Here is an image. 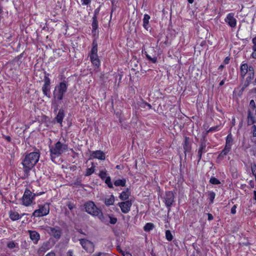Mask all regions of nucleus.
Listing matches in <instances>:
<instances>
[{
	"instance_id": "c85d7f7f",
	"label": "nucleus",
	"mask_w": 256,
	"mask_h": 256,
	"mask_svg": "<svg viewBox=\"0 0 256 256\" xmlns=\"http://www.w3.org/2000/svg\"><path fill=\"white\" fill-rule=\"evenodd\" d=\"M90 57L92 64L97 68L99 67L100 66V61L98 56H90Z\"/></svg>"
},
{
	"instance_id": "58836bf2",
	"label": "nucleus",
	"mask_w": 256,
	"mask_h": 256,
	"mask_svg": "<svg viewBox=\"0 0 256 256\" xmlns=\"http://www.w3.org/2000/svg\"><path fill=\"white\" fill-rule=\"evenodd\" d=\"M94 172V166H92L90 168H88L86 170L85 176H90Z\"/></svg>"
},
{
	"instance_id": "a211bd4d",
	"label": "nucleus",
	"mask_w": 256,
	"mask_h": 256,
	"mask_svg": "<svg viewBox=\"0 0 256 256\" xmlns=\"http://www.w3.org/2000/svg\"><path fill=\"white\" fill-rule=\"evenodd\" d=\"M90 56H98V43L96 40H94L92 44V48L90 50Z\"/></svg>"
},
{
	"instance_id": "c756f323",
	"label": "nucleus",
	"mask_w": 256,
	"mask_h": 256,
	"mask_svg": "<svg viewBox=\"0 0 256 256\" xmlns=\"http://www.w3.org/2000/svg\"><path fill=\"white\" fill-rule=\"evenodd\" d=\"M233 139L231 134L228 135L226 138V144L225 146L231 149Z\"/></svg>"
},
{
	"instance_id": "5701e85b",
	"label": "nucleus",
	"mask_w": 256,
	"mask_h": 256,
	"mask_svg": "<svg viewBox=\"0 0 256 256\" xmlns=\"http://www.w3.org/2000/svg\"><path fill=\"white\" fill-rule=\"evenodd\" d=\"M64 116V110L62 109H60L58 112L56 116V120L57 122L62 124Z\"/></svg>"
},
{
	"instance_id": "f8f14e48",
	"label": "nucleus",
	"mask_w": 256,
	"mask_h": 256,
	"mask_svg": "<svg viewBox=\"0 0 256 256\" xmlns=\"http://www.w3.org/2000/svg\"><path fill=\"white\" fill-rule=\"evenodd\" d=\"M207 152L206 140L204 138H203L200 140V148L198 152V162H200L202 158V154L203 153H205Z\"/></svg>"
},
{
	"instance_id": "09e8293b",
	"label": "nucleus",
	"mask_w": 256,
	"mask_h": 256,
	"mask_svg": "<svg viewBox=\"0 0 256 256\" xmlns=\"http://www.w3.org/2000/svg\"><path fill=\"white\" fill-rule=\"evenodd\" d=\"M252 132L253 136L256 137V126L253 125L252 126Z\"/></svg>"
},
{
	"instance_id": "a878e982",
	"label": "nucleus",
	"mask_w": 256,
	"mask_h": 256,
	"mask_svg": "<svg viewBox=\"0 0 256 256\" xmlns=\"http://www.w3.org/2000/svg\"><path fill=\"white\" fill-rule=\"evenodd\" d=\"M256 122L254 116L252 114L250 110L248 111V125L253 124Z\"/></svg>"
},
{
	"instance_id": "72a5a7b5",
	"label": "nucleus",
	"mask_w": 256,
	"mask_h": 256,
	"mask_svg": "<svg viewBox=\"0 0 256 256\" xmlns=\"http://www.w3.org/2000/svg\"><path fill=\"white\" fill-rule=\"evenodd\" d=\"M50 243L48 242H44L40 248V250L42 252H44L48 250L49 248Z\"/></svg>"
},
{
	"instance_id": "5fc2aeb1",
	"label": "nucleus",
	"mask_w": 256,
	"mask_h": 256,
	"mask_svg": "<svg viewBox=\"0 0 256 256\" xmlns=\"http://www.w3.org/2000/svg\"><path fill=\"white\" fill-rule=\"evenodd\" d=\"M208 220H212L214 219L213 216L211 214H208Z\"/></svg>"
},
{
	"instance_id": "4c0bfd02",
	"label": "nucleus",
	"mask_w": 256,
	"mask_h": 256,
	"mask_svg": "<svg viewBox=\"0 0 256 256\" xmlns=\"http://www.w3.org/2000/svg\"><path fill=\"white\" fill-rule=\"evenodd\" d=\"M166 238L168 241L172 240L173 236L170 230H166Z\"/></svg>"
},
{
	"instance_id": "9b49d317",
	"label": "nucleus",
	"mask_w": 256,
	"mask_h": 256,
	"mask_svg": "<svg viewBox=\"0 0 256 256\" xmlns=\"http://www.w3.org/2000/svg\"><path fill=\"white\" fill-rule=\"evenodd\" d=\"M254 70L252 66H250L249 72L248 73V76L246 78L242 90H244L245 88H247L251 83L252 80L254 79Z\"/></svg>"
},
{
	"instance_id": "37998d69",
	"label": "nucleus",
	"mask_w": 256,
	"mask_h": 256,
	"mask_svg": "<svg viewBox=\"0 0 256 256\" xmlns=\"http://www.w3.org/2000/svg\"><path fill=\"white\" fill-rule=\"evenodd\" d=\"M108 216L110 219V224H114L116 223L118 220L116 218L112 217V216H110V215H108Z\"/></svg>"
},
{
	"instance_id": "7c9ffc66",
	"label": "nucleus",
	"mask_w": 256,
	"mask_h": 256,
	"mask_svg": "<svg viewBox=\"0 0 256 256\" xmlns=\"http://www.w3.org/2000/svg\"><path fill=\"white\" fill-rule=\"evenodd\" d=\"M150 19V16L148 14H145L143 18V26L144 28L148 30V24L149 23V20Z\"/></svg>"
},
{
	"instance_id": "680f3d73",
	"label": "nucleus",
	"mask_w": 256,
	"mask_h": 256,
	"mask_svg": "<svg viewBox=\"0 0 256 256\" xmlns=\"http://www.w3.org/2000/svg\"><path fill=\"white\" fill-rule=\"evenodd\" d=\"M224 80H222L220 82V84H219L220 86H222L224 84Z\"/></svg>"
},
{
	"instance_id": "8fccbe9b",
	"label": "nucleus",
	"mask_w": 256,
	"mask_h": 256,
	"mask_svg": "<svg viewBox=\"0 0 256 256\" xmlns=\"http://www.w3.org/2000/svg\"><path fill=\"white\" fill-rule=\"evenodd\" d=\"M251 169L253 175L254 176L255 174H256V164H254L253 166H252L251 167Z\"/></svg>"
},
{
	"instance_id": "f03ea898",
	"label": "nucleus",
	"mask_w": 256,
	"mask_h": 256,
	"mask_svg": "<svg viewBox=\"0 0 256 256\" xmlns=\"http://www.w3.org/2000/svg\"><path fill=\"white\" fill-rule=\"evenodd\" d=\"M68 145L62 143L60 140L56 142L54 145L50 146V152L51 159L52 161L56 158L60 156L64 152L68 150Z\"/></svg>"
},
{
	"instance_id": "e2e57ef3",
	"label": "nucleus",
	"mask_w": 256,
	"mask_h": 256,
	"mask_svg": "<svg viewBox=\"0 0 256 256\" xmlns=\"http://www.w3.org/2000/svg\"><path fill=\"white\" fill-rule=\"evenodd\" d=\"M224 68V65H222V64H221V65L219 66V68H218V70H222Z\"/></svg>"
},
{
	"instance_id": "1a4fd4ad",
	"label": "nucleus",
	"mask_w": 256,
	"mask_h": 256,
	"mask_svg": "<svg viewBox=\"0 0 256 256\" xmlns=\"http://www.w3.org/2000/svg\"><path fill=\"white\" fill-rule=\"evenodd\" d=\"M46 231L51 236H54L56 239L58 240L60 238L62 235V230L58 226L50 227L47 226Z\"/></svg>"
},
{
	"instance_id": "f257e3e1",
	"label": "nucleus",
	"mask_w": 256,
	"mask_h": 256,
	"mask_svg": "<svg viewBox=\"0 0 256 256\" xmlns=\"http://www.w3.org/2000/svg\"><path fill=\"white\" fill-rule=\"evenodd\" d=\"M40 156L39 152H32L26 154L22 160V164L24 175L28 176L30 170L38 162Z\"/></svg>"
},
{
	"instance_id": "f704fd0d",
	"label": "nucleus",
	"mask_w": 256,
	"mask_h": 256,
	"mask_svg": "<svg viewBox=\"0 0 256 256\" xmlns=\"http://www.w3.org/2000/svg\"><path fill=\"white\" fill-rule=\"evenodd\" d=\"M105 183L107 184L108 186L110 188H113L114 186L111 181V178L110 176H108L105 179Z\"/></svg>"
},
{
	"instance_id": "dca6fc26",
	"label": "nucleus",
	"mask_w": 256,
	"mask_h": 256,
	"mask_svg": "<svg viewBox=\"0 0 256 256\" xmlns=\"http://www.w3.org/2000/svg\"><path fill=\"white\" fill-rule=\"evenodd\" d=\"M28 232L30 235V238L33 242L34 244H38L40 239V234L35 230H29Z\"/></svg>"
},
{
	"instance_id": "2f4dec72",
	"label": "nucleus",
	"mask_w": 256,
	"mask_h": 256,
	"mask_svg": "<svg viewBox=\"0 0 256 256\" xmlns=\"http://www.w3.org/2000/svg\"><path fill=\"white\" fill-rule=\"evenodd\" d=\"M252 42L254 45L252 47L253 52L251 54V57L253 58L256 59V37L252 38Z\"/></svg>"
},
{
	"instance_id": "0e129e2a",
	"label": "nucleus",
	"mask_w": 256,
	"mask_h": 256,
	"mask_svg": "<svg viewBox=\"0 0 256 256\" xmlns=\"http://www.w3.org/2000/svg\"><path fill=\"white\" fill-rule=\"evenodd\" d=\"M254 199L255 200H256V190H254Z\"/></svg>"
},
{
	"instance_id": "6e6552de",
	"label": "nucleus",
	"mask_w": 256,
	"mask_h": 256,
	"mask_svg": "<svg viewBox=\"0 0 256 256\" xmlns=\"http://www.w3.org/2000/svg\"><path fill=\"white\" fill-rule=\"evenodd\" d=\"M79 240L82 248L88 252L92 253L94 251V246L92 242L84 238L80 239Z\"/></svg>"
},
{
	"instance_id": "a18cd8bd",
	"label": "nucleus",
	"mask_w": 256,
	"mask_h": 256,
	"mask_svg": "<svg viewBox=\"0 0 256 256\" xmlns=\"http://www.w3.org/2000/svg\"><path fill=\"white\" fill-rule=\"evenodd\" d=\"M249 106L252 110H254L256 108V104H255V102L254 100H250Z\"/></svg>"
},
{
	"instance_id": "423d86ee",
	"label": "nucleus",
	"mask_w": 256,
	"mask_h": 256,
	"mask_svg": "<svg viewBox=\"0 0 256 256\" xmlns=\"http://www.w3.org/2000/svg\"><path fill=\"white\" fill-rule=\"evenodd\" d=\"M50 212V205L48 203H45L44 204L38 205V208L36 210L32 216L34 217H40L48 215Z\"/></svg>"
},
{
	"instance_id": "de8ad7c7",
	"label": "nucleus",
	"mask_w": 256,
	"mask_h": 256,
	"mask_svg": "<svg viewBox=\"0 0 256 256\" xmlns=\"http://www.w3.org/2000/svg\"><path fill=\"white\" fill-rule=\"evenodd\" d=\"M81 182H82L81 179L80 178H78L76 180V182H74V184L78 186H82Z\"/></svg>"
},
{
	"instance_id": "864d4df0",
	"label": "nucleus",
	"mask_w": 256,
	"mask_h": 256,
	"mask_svg": "<svg viewBox=\"0 0 256 256\" xmlns=\"http://www.w3.org/2000/svg\"><path fill=\"white\" fill-rule=\"evenodd\" d=\"M230 58L228 56H227L224 60V63L226 64H227L230 62Z\"/></svg>"
},
{
	"instance_id": "473e14b6",
	"label": "nucleus",
	"mask_w": 256,
	"mask_h": 256,
	"mask_svg": "<svg viewBox=\"0 0 256 256\" xmlns=\"http://www.w3.org/2000/svg\"><path fill=\"white\" fill-rule=\"evenodd\" d=\"M154 227V226L152 223L148 222L144 226V230L145 232H149L150 230H152Z\"/></svg>"
},
{
	"instance_id": "79ce46f5",
	"label": "nucleus",
	"mask_w": 256,
	"mask_h": 256,
	"mask_svg": "<svg viewBox=\"0 0 256 256\" xmlns=\"http://www.w3.org/2000/svg\"><path fill=\"white\" fill-rule=\"evenodd\" d=\"M66 205L70 210H72L74 208H76V204L70 202H68Z\"/></svg>"
},
{
	"instance_id": "e433bc0d",
	"label": "nucleus",
	"mask_w": 256,
	"mask_h": 256,
	"mask_svg": "<svg viewBox=\"0 0 256 256\" xmlns=\"http://www.w3.org/2000/svg\"><path fill=\"white\" fill-rule=\"evenodd\" d=\"M216 194L214 192H210L208 194V199L210 201V204L214 202V200L215 198Z\"/></svg>"
},
{
	"instance_id": "aec40b11",
	"label": "nucleus",
	"mask_w": 256,
	"mask_h": 256,
	"mask_svg": "<svg viewBox=\"0 0 256 256\" xmlns=\"http://www.w3.org/2000/svg\"><path fill=\"white\" fill-rule=\"evenodd\" d=\"M184 152H190L191 150V144L190 142V138L188 137H186L184 143Z\"/></svg>"
},
{
	"instance_id": "6ab92c4d",
	"label": "nucleus",
	"mask_w": 256,
	"mask_h": 256,
	"mask_svg": "<svg viewBox=\"0 0 256 256\" xmlns=\"http://www.w3.org/2000/svg\"><path fill=\"white\" fill-rule=\"evenodd\" d=\"M6 246L10 249H14V252H16L19 250V246L18 243L14 241H9L6 244Z\"/></svg>"
},
{
	"instance_id": "4468645a",
	"label": "nucleus",
	"mask_w": 256,
	"mask_h": 256,
	"mask_svg": "<svg viewBox=\"0 0 256 256\" xmlns=\"http://www.w3.org/2000/svg\"><path fill=\"white\" fill-rule=\"evenodd\" d=\"M118 205L120 207L123 213L127 214L130 210L132 202L131 200H128L124 202H118Z\"/></svg>"
},
{
	"instance_id": "412c9836",
	"label": "nucleus",
	"mask_w": 256,
	"mask_h": 256,
	"mask_svg": "<svg viewBox=\"0 0 256 256\" xmlns=\"http://www.w3.org/2000/svg\"><path fill=\"white\" fill-rule=\"evenodd\" d=\"M130 194V192L128 188L123 191L119 196L120 198L122 200H127Z\"/></svg>"
},
{
	"instance_id": "9d476101",
	"label": "nucleus",
	"mask_w": 256,
	"mask_h": 256,
	"mask_svg": "<svg viewBox=\"0 0 256 256\" xmlns=\"http://www.w3.org/2000/svg\"><path fill=\"white\" fill-rule=\"evenodd\" d=\"M174 196L173 192L171 191L166 192L164 198V202L167 208L168 212L170 210V208L174 202Z\"/></svg>"
},
{
	"instance_id": "49530a36",
	"label": "nucleus",
	"mask_w": 256,
	"mask_h": 256,
	"mask_svg": "<svg viewBox=\"0 0 256 256\" xmlns=\"http://www.w3.org/2000/svg\"><path fill=\"white\" fill-rule=\"evenodd\" d=\"M92 0H81L82 6H88L91 2Z\"/></svg>"
},
{
	"instance_id": "20e7f679",
	"label": "nucleus",
	"mask_w": 256,
	"mask_h": 256,
	"mask_svg": "<svg viewBox=\"0 0 256 256\" xmlns=\"http://www.w3.org/2000/svg\"><path fill=\"white\" fill-rule=\"evenodd\" d=\"M43 192L39 194L32 193L30 190L26 188L22 197V204L26 206H28L32 204H34V202L36 196L41 194Z\"/></svg>"
},
{
	"instance_id": "c03bdc74",
	"label": "nucleus",
	"mask_w": 256,
	"mask_h": 256,
	"mask_svg": "<svg viewBox=\"0 0 256 256\" xmlns=\"http://www.w3.org/2000/svg\"><path fill=\"white\" fill-rule=\"evenodd\" d=\"M219 126H215L211 127L207 132H214L218 130Z\"/></svg>"
},
{
	"instance_id": "cd10ccee",
	"label": "nucleus",
	"mask_w": 256,
	"mask_h": 256,
	"mask_svg": "<svg viewBox=\"0 0 256 256\" xmlns=\"http://www.w3.org/2000/svg\"><path fill=\"white\" fill-rule=\"evenodd\" d=\"M114 202V195H110L108 198H106L104 204L107 206L112 205Z\"/></svg>"
},
{
	"instance_id": "a19ab883",
	"label": "nucleus",
	"mask_w": 256,
	"mask_h": 256,
	"mask_svg": "<svg viewBox=\"0 0 256 256\" xmlns=\"http://www.w3.org/2000/svg\"><path fill=\"white\" fill-rule=\"evenodd\" d=\"M146 57L150 61H151L152 63H156L157 62V58L156 57H154L152 58L150 56H149L148 54H146Z\"/></svg>"
},
{
	"instance_id": "338daca9",
	"label": "nucleus",
	"mask_w": 256,
	"mask_h": 256,
	"mask_svg": "<svg viewBox=\"0 0 256 256\" xmlns=\"http://www.w3.org/2000/svg\"><path fill=\"white\" fill-rule=\"evenodd\" d=\"M253 92L256 94V88L252 89Z\"/></svg>"
},
{
	"instance_id": "f3484780",
	"label": "nucleus",
	"mask_w": 256,
	"mask_h": 256,
	"mask_svg": "<svg viewBox=\"0 0 256 256\" xmlns=\"http://www.w3.org/2000/svg\"><path fill=\"white\" fill-rule=\"evenodd\" d=\"M91 156L93 158H98L101 160H104L105 159V154H104L101 150H96L94 151Z\"/></svg>"
},
{
	"instance_id": "603ef678",
	"label": "nucleus",
	"mask_w": 256,
	"mask_h": 256,
	"mask_svg": "<svg viewBox=\"0 0 256 256\" xmlns=\"http://www.w3.org/2000/svg\"><path fill=\"white\" fill-rule=\"evenodd\" d=\"M236 205H234L232 207V208H231V211H230V212H231V213L232 214H236Z\"/></svg>"
},
{
	"instance_id": "bf43d9fd",
	"label": "nucleus",
	"mask_w": 256,
	"mask_h": 256,
	"mask_svg": "<svg viewBox=\"0 0 256 256\" xmlns=\"http://www.w3.org/2000/svg\"><path fill=\"white\" fill-rule=\"evenodd\" d=\"M4 138L8 142L11 141V138L10 136H4Z\"/></svg>"
},
{
	"instance_id": "39448f33",
	"label": "nucleus",
	"mask_w": 256,
	"mask_h": 256,
	"mask_svg": "<svg viewBox=\"0 0 256 256\" xmlns=\"http://www.w3.org/2000/svg\"><path fill=\"white\" fill-rule=\"evenodd\" d=\"M86 211L93 216H99L100 218L101 216H103V214L101 210L98 209L93 202L89 201L86 202L84 205Z\"/></svg>"
},
{
	"instance_id": "b1692460",
	"label": "nucleus",
	"mask_w": 256,
	"mask_h": 256,
	"mask_svg": "<svg viewBox=\"0 0 256 256\" xmlns=\"http://www.w3.org/2000/svg\"><path fill=\"white\" fill-rule=\"evenodd\" d=\"M10 218L12 220L14 221L20 220L22 216L17 212L11 210L10 212Z\"/></svg>"
},
{
	"instance_id": "7ed1b4c3",
	"label": "nucleus",
	"mask_w": 256,
	"mask_h": 256,
	"mask_svg": "<svg viewBox=\"0 0 256 256\" xmlns=\"http://www.w3.org/2000/svg\"><path fill=\"white\" fill-rule=\"evenodd\" d=\"M68 86V82L63 80L58 85H56L54 91V98L58 100H62L64 94L66 92Z\"/></svg>"
},
{
	"instance_id": "13d9d810",
	"label": "nucleus",
	"mask_w": 256,
	"mask_h": 256,
	"mask_svg": "<svg viewBox=\"0 0 256 256\" xmlns=\"http://www.w3.org/2000/svg\"><path fill=\"white\" fill-rule=\"evenodd\" d=\"M144 106H148V108L149 109H151L152 108L151 104H148L146 102H144Z\"/></svg>"
},
{
	"instance_id": "3c124183",
	"label": "nucleus",
	"mask_w": 256,
	"mask_h": 256,
	"mask_svg": "<svg viewBox=\"0 0 256 256\" xmlns=\"http://www.w3.org/2000/svg\"><path fill=\"white\" fill-rule=\"evenodd\" d=\"M99 12H100V8H96L94 11V15L93 17L96 16V18H98V16L99 14Z\"/></svg>"
},
{
	"instance_id": "4d7b16f0",
	"label": "nucleus",
	"mask_w": 256,
	"mask_h": 256,
	"mask_svg": "<svg viewBox=\"0 0 256 256\" xmlns=\"http://www.w3.org/2000/svg\"><path fill=\"white\" fill-rule=\"evenodd\" d=\"M66 256H73V252L72 250H68Z\"/></svg>"
},
{
	"instance_id": "ea45409f",
	"label": "nucleus",
	"mask_w": 256,
	"mask_h": 256,
	"mask_svg": "<svg viewBox=\"0 0 256 256\" xmlns=\"http://www.w3.org/2000/svg\"><path fill=\"white\" fill-rule=\"evenodd\" d=\"M210 182L212 184H220V181L214 177H212L210 178Z\"/></svg>"
},
{
	"instance_id": "6e6d98bb",
	"label": "nucleus",
	"mask_w": 256,
	"mask_h": 256,
	"mask_svg": "<svg viewBox=\"0 0 256 256\" xmlns=\"http://www.w3.org/2000/svg\"><path fill=\"white\" fill-rule=\"evenodd\" d=\"M120 252H121L124 256H132L131 254L128 252L124 253L122 250H120Z\"/></svg>"
},
{
	"instance_id": "ddd939ff",
	"label": "nucleus",
	"mask_w": 256,
	"mask_h": 256,
	"mask_svg": "<svg viewBox=\"0 0 256 256\" xmlns=\"http://www.w3.org/2000/svg\"><path fill=\"white\" fill-rule=\"evenodd\" d=\"M234 16V13H229L224 19V22L232 28H234L236 26L237 21Z\"/></svg>"
},
{
	"instance_id": "69168bd1",
	"label": "nucleus",
	"mask_w": 256,
	"mask_h": 256,
	"mask_svg": "<svg viewBox=\"0 0 256 256\" xmlns=\"http://www.w3.org/2000/svg\"><path fill=\"white\" fill-rule=\"evenodd\" d=\"M188 1L190 4H192L194 2V0H188Z\"/></svg>"
},
{
	"instance_id": "052dcab7",
	"label": "nucleus",
	"mask_w": 256,
	"mask_h": 256,
	"mask_svg": "<svg viewBox=\"0 0 256 256\" xmlns=\"http://www.w3.org/2000/svg\"><path fill=\"white\" fill-rule=\"evenodd\" d=\"M46 256H56L55 254L53 252L48 253Z\"/></svg>"
},
{
	"instance_id": "2eb2a0df",
	"label": "nucleus",
	"mask_w": 256,
	"mask_h": 256,
	"mask_svg": "<svg viewBox=\"0 0 256 256\" xmlns=\"http://www.w3.org/2000/svg\"><path fill=\"white\" fill-rule=\"evenodd\" d=\"M250 66H248L247 64H242L240 66V77L244 80V77L246 74L249 72Z\"/></svg>"
},
{
	"instance_id": "393cba45",
	"label": "nucleus",
	"mask_w": 256,
	"mask_h": 256,
	"mask_svg": "<svg viewBox=\"0 0 256 256\" xmlns=\"http://www.w3.org/2000/svg\"><path fill=\"white\" fill-rule=\"evenodd\" d=\"M126 180L125 178L118 179L114 182V184L116 186L124 187L126 184Z\"/></svg>"
},
{
	"instance_id": "4be33fe9",
	"label": "nucleus",
	"mask_w": 256,
	"mask_h": 256,
	"mask_svg": "<svg viewBox=\"0 0 256 256\" xmlns=\"http://www.w3.org/2000/svg\"><path fill=\"white\" fill-rule=\"evenodd\" d=\"M231 149L224 146V150L220 152L218 156V159L219 160H222L227 154L230 151Z\"/></svg>"
},
{
	"instance_id": "c9c22d12",
	"label": "nucleus",
	"mask_w": 256,
	"mask_h": 256,
	"mask_svg": "<svg viewBox=\"0 0 256 256\" xmlns=\"http://www.w3.org/2000/svg\"><path fill=\"white\" fill-rule=\"evenodd\" d=\"M107 175H108V174L106 170H100L98 174L99 176L102 180H104L108 176H107Z\"/></svg>"
},
{
	"instance_id": "774afa93",
	"label": "nucleus",
	"mask_w": 256,
	"mask_h": 256,
	"mask_svg": "<svg viewBox=\"0 0 256 256\" xmlns=\"http://www.w3.org/2000/svg\"><path fill=\"white\" fill-rule=\"evenodd\" d=\"M101 254V253L99 252L98 254H96L95 256H100Z\"/></svg>"
},
{
	"instance_id": "0eeeda50",
	"label": "nucleus",
	"mask_w": 256,
	"mask_h": 256,
	"mask_svg": "<svg viewBox=\"0 0 256 256\" xmlns=\"http://www.w3.org/2000/svg\"><path fill=\"white\" fill-rule=\"evenodd\" d=\"M50 74L44 72V84L42 87V91L44 94L48 98H50V80L49 78Z\"/></svg>"
},
{
	"instance_id": "bb28decb",
	"label": "nucleus",
	"mask_w": 256,
	"mask_h": 256,
	"mask_svg": "<svg viewBox=\"0 0 256 256\" xmlns=\"http://www.w3.org/2000/svg\"><path fill=\"white\" fill-rule=\"evenodd\" d=\"M92 33L94 34H96V30L98 28V18L95 17H92Z\"/></svg>"
}]
</instances>
